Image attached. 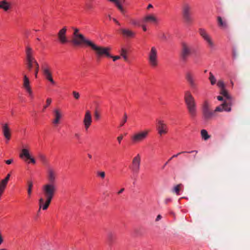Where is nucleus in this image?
Masks as SVG:
<instances>
[{
	"label": "nucleus",
	"mask_w": 250,
	"mask_h": 250,
	"mask_svg": "<svg viewBox=\"0 0 250 250\" xmlns=\"http://www.w3.org/2000/svg\"><path fill=\"white\" fill-rule=\"evenodd\" d=\"M58 174L56 169L49 167L47 169L46 179L47 183L42 187V192L44 198L41 197L39 200L40 209L46 210L49 206L57 190V180Z\"/></svg>",
	"instance_id": "obj_1"
},
{
	"label": "nucleus",
	"mask_w": 250,
	"mask_h": 250,
	"mask_svg": "<svg viewBox=\"0 0 250 250\" xmlns=\"http://www.w3.org/2000/svg\"><path fill=\"white\" fill-rule=\"evenodd\" d=\"M72 42L76 46H79L83 44L91 47L94 51L95 56L98 58L103 54H107V49L104 48L102 46H99L91 41L85 38L83 34H80L73 37Z\"/></svg>",
	"instance_id": "obj_2"
},
{
	"label": "nucleus",
	"mask_w": 250,
	"mask_h": 250,
	"mask_svg": "<svg viewBox=\"0 0 250 250\" xmlns=\"http://www.w3.org/2000/svg\"><path fill=\"white\" fill-rule=\"evenodd\" d=\"M26 62L25 65L27 70L31 72L32 69L37 66L39 64L34 56V51L29 46L25 48Z\"/></svg>",
	"instance_id": "obj_3"
},
{
	"label": "nucleus",
	"mask_w": 250,
	"mask_h": 250,
	"mask_svg": "<svg viewBox=\"0 0 250 250\" xmlns=\"http://www.w3.org/2000/svg\"><path fill=\"white\" fill-rule=\"evenodd\" d=\"M184 100L188 111L191 117H194L196 114V106L195 99L189 91L185 92Z\"/></svg>",
	"instance_id": "obj_4"
},
{
	"label": "nucleus",
	"mask_w": 250,
	"mask_h": 250,
	"mask_svg": "<svg viewBox=\"0 0 250 250\" xmlns=\"http://www.w3.org/2000/svg\"><path fill=\"white\" fill-rule=\"evenodd\" d=\"M185 78L189 86L193 90V93H195L198 89V82L195 72L192 70L186 71Z\"/></svg>",
	"instance_id": "obj_5"
},
{
	"label": "nucleus",
	"mask_w": 250,
	"mask_h": 250,
	"mask_svg": "<svg viewBox=\"0 0 250 250\" xmlns=\"http://www.w3.org/2000/svg\"><path fill=\"white\" fill-rule=\"evenodd\" d=\"M203 118L206 121L210 120L214 116V110L211 109L210 103L208 100H205L201 105Z\"/></svg>",
	"instance_id": "obj_6"
},
{
	"label": "nucleus",
	"mask_w": 250,
	"mask_h": 250,
	"mask_svg": "<svg viewBox=\"0 0 250 250\" xmlns=\"http://www.w3.org/2000/svg\"><path fill=\"white\" fill-rule=\"evenodd\" d=\"M192 54V46L186 42L181 43L180 56L183 61H186Z\"/></svg>",
	"instance_id": "obj_7"
},
{
	"label": "nucleus",
	"mask_w": 250,
	"mask_h": 250,
	"mask_svg": "<svg viewBox=\"0 0 250 250\" xmlns=\"http://www.w3.org/2000/svg\"><path fill=\"white\" fill-rule=\"evenodd\" d=\"M148 133L149 130H141L135 133L131 137L132 143L138 144L144 141L147 138Z\"/></svg>",
	"instance_id": "obj_8"
},
{
	"label": "nucleus",
	"mask_w": 250,
	"mask_h": 250,
	"mask_svg": "<svg viewBox=\"0 0 250 250\" xmlns=\"http://www.w3.org/2000/svg\"><path fill=\"white\" fill-rule=\"evenodd\" d=\"M182 15L186 22L189 23L191 22V6L188 3H184L182 7Z\"/></svg>",
	"instance_id": "obj_9"
},
{
	"label": "nucleus",
	"mask_w": 250,
	"mask_h": 250,
	"mask_svg": "<svg viewBox=\"0 0 250 250\" xmlns=\"http://www.w3.org/2000/svg\"><path fill=\"white\" fill-rule=\"evenodd\" d=\"M199 33L202 37L204 40L207 42L208 46L211 49L215 47V43L212 40L211 36L204 28H200L199 29Z\"/></svg>",
	"instance_id": "obj_10"
},
{
	"label": "nucleus",
	"mask_w": 250,
	"mask_h": 250,
	"mask_svg": "<svg viewBox=\"0 0 250 250\" xmlns=\"http://www.w3.org/2000/svg\"><path fill=\"white\" fill-rule=\"evenodd\" d=\"M158 52L157 48L155 46L151 48L148 53V62L151 66L155 67L158 65Z\"/></svg>",
	"instance_id": "obj_11"
},
{
	"label": "nucleus",
	"mask_w": 250,
	"mask_h": 250,
	"mask_svg": "<svg viewBox=\"0 0 250 250\" xmlns=\"http://www.w3.org/2000/svg\"><path fill=\"white\" fill-rule=\"evenodd\" d=\"M232 102L225 100L224 102L220 105L217 106L214 110V113L217 112H230L231 110Z\"/></svg>",
	"instance_id": "obj_12"
},
{
	"label": "nucleus",
	"mask_w": 250,
	"mask_h": 250,
	"mask_svg": "<svg viewBox=\"0 0 250 250\" xmlns=\"http://www.w3.org/2000/svg\"><path fill=\"white\" fill-rule=\"evenodd\" d=\"M156 129L158 131V133L160 136L167 134L168 131V127L167 124L163 120H159L157 121Z\"/></svg>",
	"instance_id": "obj_13"
},
{
	"label": "nucleus",
	"mask_w": 250,
	"mask_h": 250,
	"mask_svg": "<svg viewBox=\"0 0 250 250\" xmlns=\"http://www.w3.org/2000/svg\"><path fill=\"white\" fill-rule=\"evenodd\" d=\"M141 156L138 154L132 159L131 169L134 173H138L140 169Z\"/></svg>",
	"instance_id": "obj_14"
},
{
	"label": "nucleus",
	"mask_w": 250,
	"mask_h": 250,
	"mask_svg": "<svg viewBox=\"0 0 250 250\" xmlns=\"http://www.w3.org/2000/svg\"><path fill=\"white\" fill-rule=\"evenodd\" d=\"M43 75L45 79L49 81L52 84H55V82L53 79L50 67L47 64L42 66Z\"/></svg>",
	"instance_id": "obj_15"
},
{
	"label": "nucleus",
	"mask_w": 250,
	"mask_h": 250,
	"mask_svg": "<svg viewBox=\"0 0 250 250\" xmlns=\"http://www.w3.org/2000/svg\"><path fill=\"white\" fill-rule=\"evenodd\" d=\"M54 119L52 120V124L57 125L60 123V121L62 117V111L60 109L56 108L53 110Z\"/></svg>",
	"instance_id": "obj_16"
},
{
	"label": "nucleus",
	"mask_w": 250,
	"mask_h": 250,
	"mask_svg": "<svg viewBox=\"0 0 250 250\" xmlns=\"http://www.w3.org/2000/svg\"><path fill=\"white\" fill-rule=\"evenodd\" d=\"M20 157L21 159H23L25 157L26 159L25 161H26L27 160H30V162L35 164L36 163L35 159L31 157L29 153V151L27 149L23 148L21 150V153L20 154Z\"/></svg>",
	"instance_id": "obj_17"
},
{
	"label": "nucleus",
	"mask_w": 250,
	"mask_h": 250,
	"mask_svg": "<svg viewBox=\"0 0 250 250\" xmlns=\"http://www.w3.org/2000/svg\"><path fill=\"white\" fill-rule=\"evenodd\" d=\"M66 27H64L58 33V38L61 43H65L68 42L66 36Z\"/></svg>",
	"instance_id": "obj_18"
},
{
	"label": "nucleus",
	"mask_w": 250,
	"mask_h": 250,
	"mask_svg": "<svg viewBox=\"0 0 250 250\" xmlns=\"http://www.w3.org/2000/svg\"><path fill=\"white\" fill-rule=\"evenodd\" d=\"M23 86L25 90L28 93L29 96L31 97L33 96L32 91L30 85V81L26 75L23 74Z\"/></svg>",
	"instance_id": "obj_19"
},
{
	"label": "nucleus",
	"mask_w": 250,
	"mask_h": 250,
	"mask_svg": "<svg viewBox=\"0 0 250 250\" xmlns=\"http://www.w3.org/2000/svg\"><path fill=\"white\" fill-rule=\"evenodd\" d=\"M2 132L7 141L11 138V129L7 123L1 124Z\"/></svg>",
	"instance_id": "obj_20"
},
{
	"label": "nucleus",
	"mask_w": 250,
	"mask_h": 250,
	"mask_svg": "<svg viewBox=\"0 0 250 250\" xmlns=\"http://www.w3.org/2000/svg\"><path fill=\"white\" fill-rule=\"evenodd\" d=\"M83 123L86 129H87L91 125L92 123V116L90 111L87 110L85 112Z\"/></svg>",
	"instance_id": "obj_21"
},
{
	"label": "nucleus",
	"mask_w": 250,
	"mask_h": 250,
	"mask_svg": "<svg viewBox=\"0 0 250 250\" xmlns=\"http://www.w3.org/2000/svg\"><path fill=\"white\" fill-rule=\"evenodd\" d=\"M143 21L146 23L157 24L158 22V19L153 14H148L143 18Z\"/></svg>",
	"instance_id": "obj_22"
},
{
	"label": "nucleus",
	"mask_w": 250,
	"mask_h": 250,
	"mask_svg": "<svg viewBox=\"0 0 250 250\" xmlns=\"http://www.w3.org/2000/svg\"><path fill=\"white\" fill-rule=\"evenodd\" d=\"M103 48H106L107 49V54H103V55H102L101 56H100L99 58H98L97 56H96V60L97 61H100L101 60V59L103 58V57H109V58H112L113 59V61L114 62L116 61V60H119L120 59V56H112L110 55V48L109 47H104V46H102Z\"/></svg>",
	"instance_id": "obj_23"
},
{
	"label": "nucleus",
	"mask_w": 250,
	"mask_h": 250,
	"mask_svg": "<svg viewBox=\"0 0 250 250\" xmlns=\"http://www.w3.org/2000/svg\"><path fill=\"white\" fill-rule=\"evenodd\" d=\"M120 31L123 36L125 38H133L135 35L134 32L128 28H121Z\"/></svg>",
	"instance_id": "obj_24"
},
{
	"label": "nucleus",
	"mask_w": 250,
	"mask_h": 250,
	"mask_svg": "<svg viewBox=\"0 0 250 250\" xmlns=\"http://www.w3.org/2000/svg\"><path fill=\"white\" fill-rule=\"evenodd\" d=\"M11 7V3L7 0L0 1V9H2L4 11H8Z\"/></svg>",
	"instance_id": "obj_25"
},
{
	"label": "nucleus",
	"mask_w": 250,
	"mask_h": 250,
	"mask_svg": "<svg viewBox=\"0 0 250 250\" xmlns=\"http://www.w3.org/2000/svg\"><path fill=\"white\" fill-rule=\"evenodd\" d=\"M217 21L218 26L223 29H226L228 27V23L226 21H223L221 17H217Z\"/></svg>",
	"instance_id": "obj_26"
},
{
	"label": "nucleus",
	"mask_w": 250,
	"mask_h": 250,
	"mask_svg": "<svg viewBox=\"0 0 250 250\" xmlns=\"http://www.w3.org/2000/svg\"><path fill=\"white\" fill-rule=\"evenodd\" d=\"M109 1L115 3L116 6L118 7L120 12L124 15H125L126 11L121 5L119 0H109Z\"/></svg>",
	"instance_id": "obj_27"
},
{
	"label": "nucleus",
	"mask_w": 250,
	"mask_h": 250,
	"mask_svg": "<svg viewBox=\"0 0 250 250\" xmlns=\"http://www.w3.org/2000/svg\"><path fill=\"white\" fill-rule=\"evenodd\" d=\"M220 94L222 95L223 97L224 98V101L227 100L228 101L231 102V97L228 94V91L225 89V88L220 90Z\"/></svg>",
	"instance_id": "obj_28"
},
{
	"label": "nucleus",
	"mask_w": 250,
	"mask_h": 250,
	"mask_svg": "<svg viewBox=\"0 0 250 250\" xmlns=\"http://www.w3.org/2000/svg\"><path fill=\"white\" fill-rule=\"evenodd\" d=\"M116 240V235L114 233L110 232L107 234V240L109 244H112Z\"/></svg>",
	"instance_id": "obj_29"
},
{
	"label": "nucleus",
	"mask_w": 250,
	"mask_h": 250,
	"mask_svg": "<svg viewBox=\"0 0 250 250\" xmlns=\"http://www.w3.org/2000/svg\"><path fill=\"white\" fill-rule=\"evenodd\" d=\"M39 158L40 161L42 163V164H43L44 165H45V166H48L47 168L49 167L48 166V161L44 155L40 154L39 155Z\"/></svg>",
	"instance_id": "obj_30"
},
{
	"label": "nucleus",
	"mask_w": 250,
	"mask_h": 250,
	"mask_svg": "<svg viewBox=\"0 0 250 250\" xmlns=\"http://www.w3.org/2000/svg\"><path fill=\"white\" fill-rule=\"evenodd\" d=\"M201 135L202 139L204 140H207L210 138V136L208 134L207 131L205 129L201 130Z\"/></svg>",
	"instance_id": "obj_31"
},
{
	"label": "nucleus",
	"mask_w": 250,
	"mask_h": 250,
	"mask_svg": "<svg viewBox=\"0 0 250 250\" xmlns=\"http://www.w3.org/2000/svg\"><path fill=\"white\" fill-rule=\"evenodd\" d=\"M33 188V183L32 181L28 182V189H27V193L28 197H30L31 196L32 193V189Z\"/></svg>",
	"instance_id": "obj_32"
},
{
	"label": "nucleus",
	"mask_w": 250,
	"mask_h": 250,
	"mask_svg": "<svg viewBox=\"0 0 250 250\" xmlns=\"http://www.w3.org/2000/svg\"><path fill=\"white\" fill-rule=\"evenodd\" d=\"M182 186V184H178L176 185L172 189V192L176 193L177 195L179 194V191L180 190V188Z\"/></svg>",
	"instance_id": "obj_33"
},
{
	"label": "nucleus",
	"mask_w": 250,
	"mask_h": 250,
	"mask_svg": "<svg viewBox=\"0 0 250 250\" xmlns=\"http://www.w3.org/2000/svg\"><path fill=\"white\" fill-rule=\"evenodd\" d=\"M126 53H127V50L125 49L122 48L121 49V56H122L123 57V58L124 59V60L126 61L127 60V57L126 56Z\"/></svg>",
	"instance_id": "obj_34"
},
{
	"label": "nucleus",
	"mask_w": 250,
	"mask_h": 250,
	"mask_svg": "<svg viewBox=\"0 0 250 250\" xmlns=\"http://www.w3.org/2000/svg\"><path fill=\"white\" fill-rule=\"evenodd\" d=\"M209 80L211 84L214 85L216 83V79L211 72L209 73Z\"/></svg>",
	"instance_id": "obj_35"
},
{
	"label": "nucleus",
	"mask_w": 250,
	"mask_h": 250,
	"mask_svg": "<svg viewBox=\"0 0 250 250\" xmlns=\"http://www.w3.org/2000/svg\"><path fill=\"white\" fill-rule=\"evenodd\" d=\"M97 175L102 179H104L105 177V173L104 171H98L97 172Z\"/></svg>",
	"instance_id": "obj_36"
},
{
	"label": "nucleus",
	"mask_w": 250,
	"mask_h": 250,
	"mask_svg": "<svg viewBox=\"0 0 250 250\" xmlns=\"http://www.w3.org/2000/svg\"><path fill=\"white\" fill-rule=\"evenodd\" d=\"M52 99L51 98H47L46 101V104L43 106V111H44L51 103Z\"/></svg>",
	"instance_id": "obj_37"
},
{
	"label": "nucleus",
	"mask_w": 250,
	"mask_h": 250,
	"mask_svg": "<svg viewBox=\"0 0 250 250\" xmlns=\"http://www.w3.org/2000/svg\"><path fill=\"white\" fill-rule=\"evenodd\" d=\"M217 86L221 88V89L225 88V84L222 80H220L218 82Z\"/></svg>",
	"instance_id": "obj_38"
},
{
	"label": "nucleus",
	"mask_w": 250,
	"mask_h": 250,
	"mask_svg": "<svg viewBox=\"0 0 250 250\" xmlns=\"http://www.w3.org/2000/svg\"><path fill=\"white\" fill-rule=\"evenodd\" d=\"M127 114L126 113H125L124 115V119H123V121L121 122V124H120L121 126H123L124 125L125 123H126V122L127 121Z\"/></svg>",
	"instance_id": "obj_39"
},
{
	"label": "nucleus",
	"mask_w": 250,
	"mask_h": 250,
	"mask_svg": "<svg viewBox=\"0 0 250 250\" xmlns=\"http://www.w3.org/2000/svg\"><path fill=\"white\" fill-rule=\"evenodd\" d=\"M72 94L75 99L78 100L80 98V95L79 92L74 91H73Z\"/></svg>",
	"instance_id": "obj_40"
},
{
	"label": "nucleus",
	"mask_w": 250,
	"mask_h": 250,
	"mask_svg": "<svg viewBox=\"0 0 250 250\" xmlns=\"http://www.w3.org/2000/svg\"><path fill=\"white\" fill-rule=\"evenodd\" d=\"M39 71V64L37 65V66L34 67V74L36 78H37L38 74Z\"/></svg>",
	"instance_id": "obj_41"
},
{
	"label": "nucleus",
	"mask_w": 250,
	"mask_h": 250,
	"mask_svg": "<svg viewBox=\"0 0 250 250\" xmlns=\"http://www.w3.org/2000/svg\"><path fill=\"white\" fill-rule=\"evenodd\" d=\"M10 177V174H8L6 177L4 179H2L1 181L5 182L6 184H8V182L9 180Z\"/></svg>",
	"instance_id": "obj_42"
},
{
	"label": "nucleus",
	"mask_w": 250,
	"mask_h": 250,
	"mask_svg": "<svg viewBox=\"0 0 250 250\" xmlns=\"http://www.w3.org/2000/svg\"><path fill=\"white\" fill-rule=\"evenodd\" d=\"M187 152V151H182L177 153V154L173 155L169 159V161L171 160L173 158L177 157L179 155Z\"/></svg>",
	"instance_id": "obj_43"
},
{
	"label": "nucleus",
	"mask_w": 250,
	"mask_h": 250,
	"mask_svg": "<svg viewBox=\"0 0 250 250\" xmlns=\"http://www.w3.org/2000/svg\"><path fill=\"white\" fill-rule=\"evenodd\" d=\"M94 116L96 120H99L100 118V115L97 111H96L94 113Z\"/></svg>",
	"instance_id": "obj_44"
},
{
	"label": "nucleus",
	"mask_w": 250,
	"mask_h": 250,
	"mask_svg": "<svg viewBox=\"0 0 250 250\" xmlns=\"http://www.w3.org/2000/svg\"><path fill=\"white\" fill-rule=\"evenodd\" d=\"M123 135H120V136H119L117 138V140L119 143V144H121V142L122 141V140H123Z\"/></svg>",
	"instance_id": "obj_45"
},
{
	"label": "nucleus",
	"mask_w": 250,
	"mask_h": 250,
	"mask_svg": "<svg viewBox=\"0 0 250 250\" xmlns=\"http://www.w3.org/2000/svg\"><path fill=\"white\" fill-rule=\"evenodd\" d=\"M79 30L77 28L74 29V33H73V37L80 35V34L79 33Z\"/></svg>",
	"instance_id": "obj_46"
},
{
	"label": "nucleus",
	"mask_w": 250,
	"mask_h": 250,
	"mask_svg": "<svg viewBox=\"0 0 250 250\" xmlns=\"http://www.w3.org/2000/svg\"><path fill=\"white\" fill-rule=\"evenodd\" d=\"M172 199L170 198H167L165 200V203L166 204H167L168 203L171 202Z\"/></svg>",
	"instance_id": "obj_47"
},
{
	"label": "nucleus",
	"mask_w": 250,
	"mask_h": 250,
	"mask_svg": "<svg viewBox=\"0 0 250 250\" xmlns=\"http://www.w3.org/2000/svg\"><path fill=\"white\" fill-rule=\"evenodd\" d=\"M131 23L134 25H139V22H138L134 20L131 21Z\"/></svg>",
	"instance_id": "obj_48"
},
{
	"label": "nucleus",
	"mask_w": 250,
	"mask_h": 250,
	"mask_svg": "<svg viewBox=\"0 0 250 250\" xmlns=\"http://www.w3.org/2000/svg\"><path fill=\"white\" fill-rule=\"evenodd\" d=\"M12 162H13V159H9V160H7L5 161V163H6L7 165H10V164H11Z\"/></svg>",
	"instance_id": "obj_49"
},
{
	"label": "nucleus",
	"mask_w": 250,
	"mask_h": 250,
	"mask_svg": "<svg viewBox=\"0 0 250 250\" xmlns=\"http://www.w3.org/2000/svg\"><path fill=\"white\" fill-rule=\"evenodd\" d=\"M80 134L79 133H76L74 134V136L77 139H80Z\"/></svg>",
	"instance_id": "obj_50"
},
{
	"label": "nucleus",
	"mask_w": 250,
	"mask_h": 250,
	"mask_svg": "<svg viewBox=\"0 0 250 250\" xmlns=\"http://www.w3.org/2000/svg\"><path fill=\"white\" fill-rule=\"evenodd\" d=\"M217 99H218V100L220 101H223V100L224 101V98L221 96H218Z\"/></svg>",
	"instance_id": "obj_51"
},
{
	"label": "nucleus",
	"mask_w": 250,
	"mask_h": 250,
	"mask_svg": "<svg viewBox=\"0 0 250 250\" xmlns=\"http://www.w3.org/2000/svg\"><path fill=\"white\" fill-rule=\"evenodd\" d=\"M161 38L162 40H163L164 41H166L167 40V36L165 34H163L161 37Z\"/></svg>",
	"instance_id": "obj_52"
},
{
	"label": "nucleus",
	"mask_w": 250,
	"mask_h": 250,
	"mask_svg": "<svg viewBox=\"0 0 250 250\" xmlns=\"http://www.w3.org/2000/svg\"><path fill=\"white\" fill-rule=\"evenodd\" d=\"M193 152H195V154H194V157L195 158V156H196V154L198 153L197 150H192V151H191L187 152L186 153H193Z\"/></svg>",
	"instance_id": "obj_53"
},
{
	"label": "nucleus",
	"mask_w": 250,
	"mask_h": 250,
	"mask_svg": "<svg viewBox=\"0 0 250 250\" xmlns=\"http://www.w3.org/2000/svg\"><path fill=\"white\" fill-rule=\"evenodd\" d=\"M3 239L2 237L1 234L0 232V245L3 243Z\"/></svg>",
	"instance_id": "obj_54"
},
{
	"label": "nucleus",
	"mask_w": 250,
	"mask_h": 250,
	"mask_svg": "<svg viewBox=\"0 0 250 250\" xmlns=\"http://www.w3.org/2000/svg\"><path fill=\"white\" fill-rule=\"evenodd\" d=\"M125 190V188H121L118 192H117V194H121Z\"/></svg>",
	"instance_id": "obj_55"
},
{
	"label": "nucleus",
	"mask_w": 250,
	"mask_h": 250,
	"mask_svg": "<svg viewBox=\"0 0 250 250\" xmlns=\"http://www.w3.org/2000/svg\"><path fill=\"white\" fill-rule=\"evenodd\" d=\"M162 218V216L161 215H158L157 217H156V221H158L159 220H160Z\"/></svg>",
	"instance_id": "obj_56"
},
{
	"label": "nucleus",
	"mask_w": 250,
	"mask_h": 250,
	"mask_svg": "<svg viewBox=\"0 0 250 250\" xmlns=\"http://www.w3.org/2000/svg\"><path fill=\"white\" fill-rule=\"evenodd\" d=\"M113 21L116 23L118 25H120V23L118 22V21L115 18L113 19Z\"/></svg>",
	"instance_id": "obj_57"
},
{
	"label": "nucleus",
	"mask_w": 250,
	"mask_h": 250,
	"mask_svg": "<svg viewBox=\"0 0 250 250\" xmlns=\"http://www.w3.org/2000/svg\"><path fill=\"white\" fill-rule=\"evenodd\" d=\"M153 8V5L151 4H149L147 6V9H149L150 8Z\"/></svg>",
	"instance_id": "obj_58"
},
{
	"label": "nucleus",
	"mask_w": 250,
	"mask_h": 250,
	"mask_svg": "<svg viewBox=\"0 0 250 250\" xmlns=\"http://www.w3.org/2000/svg\"><path fill=\"white\" fill-rule=\"evenodd\" d=\"M142 28H143V29L144 31H146V26L145 25H142Z\"/></svg>",
	"instance_id": "obj_59"
},
{
	"label": "nucleus",
	"mask_w": 250,
	"mask_h": 250,
	"mask_svg": "<svg viewBox=\"0 0 250 250\" xmlns=\"http://www.w3.org/2000/svg\"><path fill=\"white\" fill-rule=\"evenodd\" d=\"M88 157H89L90 159H91V158H92V155H91V154H88Z\"/></svg>",
	"instance_id": "obj_60"
},
{
	"label": "nucleus",
	"mask_w": 250,
	"mask_h": 250,
	"mask_svg": "<svg viewBox=\"0 0 250 250\" xmlns=\"http://www.w3.org/2000/svg\"><path fill=\"white\" fill-rule=\"evenodd\" d=\"M169 161H169V160H168V161H167V162L166 163V164H165L164 167H165V166H166V165L168 164V163H169Z\"/></svg>",
	"instance_id": "obj_61"
},
{
	"label": "nucleus",
	"mask_w": 250,
	"mask_h": 250,
	"mask_svg": "<svg viewBox=\"0 0 250 250\" xmlns=\"http://www.w3.org/2000/svg\"><path fill=\"white\" fill-rule=\"evenodd\" d=\"M0 250H6L4 249H0Z\"/></svg>",
	"instance_id": "obj_62"
},
{
	"label": "nucleus",
	"mask_w": 250,
	"mask_h": 250,
	"mask_svg": "<svg viewBox=\"0 0 250 250\" xmlns=\"http://www.w3.org/2000/svg\"><path fill=\"white\" fill-rule=\"evenodd\" d=\"M108 17H109V18L110 19H111V17H110V15H109V16H108Z\"/></svg>",
	"instance_id": "obj_63"
}]
</instances>
